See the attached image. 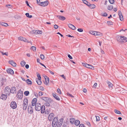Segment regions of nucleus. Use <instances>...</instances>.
<instances>
[{"label": "nucleus", "mask_w": 127, "mask_h": 127, "mask_svg": "<svg viewBox=\"0 0 127 127\" xmlns=\"http://www.w3.org/2000/svg\"><path fill=\"white\" fill-rule=\"evenodd\" d=\"M35 110L37 111H39L41 110V113H43L45 112V108L44 106H41L40 103H37L35 105Z\"/></svg>", "instance_id": "1"}, {"label": "nucleus", "mask_w": 127, "mask_h": 127, "mask_svg": "<svg viewBox=\"0 0 127 127\" xmlns=\"http://www.w3.org/2000/svg\"><path fill=\"white\" fill-rule=\"evenodd\" d=\"M117 41L121 42H126L127 41V38L125 36H118L116 37Z\"/></svg>", "instance_id": "2"}, {"label": "nucleus", "mask_w": 127, "mask_h": 127, "mask_svg": "<svg viewBox=\"0 0 127 127\" xmlns=\"http://www.w3.org/2000/svg\"><path fill=\"white\" fill-rule=\"evenodd\" d=\"M58 118L57 117H55L53 120L52 123V126L53 127H56L57 125Z\"/></svg>", "instance_id": "3"}, {"label": "nucleus", "mask_w": 127, "mask_h": 127, "mask_svg": "<svg viewBox=\"0 0 127 127\" xmlns=\"http://www.w3.org/2000/svg\"><path fill=\"white\" fill-rule=\"evenodd\" d=\"M28 100L27 98H25L23 100V109L24 110H26L28 106Z\"/></svg>", "instance_id": "4"}, {"label": "nucleus", "mask_w": 127, "mask_h": 127, "mask_svg": "<svg viewBox=\"0 0 127 127\" xmlns=\"http://www.w3.org/2000/svg\"><path fill=\"white\" fill-rule=\"evenodd\" d=\"M11 89L8 86L6 87L4 89V93L6 95H9L11 93Z\"/></svg>", "instance_id": "5"}, {"label": "nucleus", "mask_w": 127, "mask_h": 127, "mask_svg": "<svg viewBox=\"0 0 127 127\" xmlns=\"http://www.w3.org/2000/svg\"><path fill=\"white\" fill-rule=\"evenodd\" d=\"M23 92L20 90L18 92L16 96L19 99H21L23 97Z\"/></svg>", "instance_id": "6"}, {"label": "nucleus", "mask_w": 127, "mask_h": 127, "mask_svg": "<svg viewBox=\"0 0 127 127\" xmlns=\"http://www.w3.org/2000/svg\"><path fill=\"white\" fill-rule=\"evenodd\" d=\"M33 107L31 105H29L28 108V112L30 114H32L33 112Z\"/></svg>", "instance_id": "7"}, {"label": "nucleus", "mask_w": 127, "mask_h": 127, "mask_svg": "<svg viewBox=\"0 0 127 127\" xmlns=\"http://www.w3.org/2000/svg\"><path fill=\"white\" fill-rule=\"evenodd\" d=\"M82 64L84 66L87 68H90L92 69H94V67L91 65L84 63H83Z\"/></svg>", "instance_id": "8"}, {"label": "nucleus", "mask_w": 127, "mask_h": 127, "mask_svg": "<svg viewBox=\"0 0 127 127\" xmlns=\"http://www.w3.org/2000/svg\"><path fill=\"white\" fill-rule=\"evenodd\" d=\"M11 107L13 109H15L17 107V104L15 101H12L10 104Z\"/></svg>", "instance_id": "9"}, {"label": "nucleus", "mask_w": 127, "mask_h": 127, "mask_svg": "<svg viewBox=\"0 0 127 127\" xmlns=\"http://www.w3.org/2000/svg\"><path fill=\"white\" fill-rule=\"evenodd\" d=\"M48 1H45L44 2H40L39 4H38L43 6H45L48 4Z\"/></svg>", "instance_id": "10"}, {"label": "nucleus", "mask_w": 127, "mask_h": 127, "mask_svg": "<svg viewBox=\"0 0 127 127\" xmlns=\"http://www.w3.org/2000/svg\"><path fill=\"white\" fill-rule=\"evenodd\" d=\"M54 114L52 113H50L48 117V119L50 121H52L54 116Z\"/></svg>", "instance_id": "11"}, {"label": "nucleus", "mask_w": 127, "mask_h": 127, "mask_svg": "<svg viewBox=\"0 0 127 127\" xmlns=\"http://www.w3.org/2000/svg\"><path fill=\"white\" fill-rule=\"evenodd\" d=\"M63 121V118H61L60 120H59L58 124H57V127H61L62 125Z\"/></svg>", "instance_id": "12"}, {"label": "nucleus", "mask_w": 127, "mask_h": 127, "mask_svg": "<svg viewBox=\"0 0 127 127\" xmlns=\"http://www.w3.org/2000/svg\"><path fill=\"white\" fill-rule=\"evenodd\" d=\"M7 95L6 94H2L1 95L0 98L1 99L3 100H5L7 98Z\"/></svg>", "instance_id": "13"}, {"label": "nucleus", "mask_w": 127, "mask_h": 127, "mask_svg": "<svg viewBox=\"0 0 127 127\" xmlns=\"http://www.w3.org/2000/svg\"><path fill=\"white\" fill-rule=\"evenodd\" d=\"M37 99L36 98H34L32 100V105L34 106L36 105Z\"/></svg>", "instance_id": "14"}, {"label": "nucleus", "mask_w": 127, "mask_h": 127, "mask_svg": "<svg viewBox=\"0 0 127 127\" xmlns=\"http://www.w3.org/2000/svg\"><path fill=\"white\" fill-rule=\"evenodd\" d=\"M18 39L19 40L23 41L26 42H28V41L26 39L22 36L19 37L18 38Z\"/></svg>", "instance_id": "15"}, {"label": "nucleus", "mask_w": 127, "mask_h": 127, "mask_svg": "<svg viewBox=\"0 0 127 127\" xmlns=\"http://www.w3.org/2000/svg\"><path fill=\"white\" fill-rule=\"evenodd\" d=\"M6 71L8 73L12 75L14 74V72L13 70L10 68L7 69L6 70Z\"/></svg>", "instance_id": "16"}, {"label": "nucleus", "mask_w": 127, "mask_h": 127, "mask_svg": "<svg viewBox=\"0 0 127 127\" xmlns=\"http://www.w3.org/2000/svg\"><path fill=\"white\" fill-rule=\"evenodd\" d=\"M45 82H44V83L46 85H47L49 82V79L47 76H46L45 77Z\"/></svg>", "instance_id": "17"}, {"label": "nucleus", "mask_w": 127, "mask_h": 127, "mask_svg": "<svg viewBox=\"0 0 127 127\" xmlns=\"http://www.w3.org/2000/svg\"><path fill=\"white\" fill-rule=\"evenodd\" d=\"M57 17L60 20L64 21L65 19V18L64 16L61 15H57Z\"/></svg>", "instance_id": "18"}, {"label": "nucleus", "mask_w": 127, "mask_h": 127, "mask_svg": "<svg viewBox=\"0 0 127 127\" xmlns=\"http://www.w3.org/2000/svg\"><path fill=\"white\" fill-rule=\"evenodd\" d=\"M9 63L11 64L12 66L14 67L16 66V64L12 60L10 61H9Z\"/></svg>", "instance_id": "19"}, {"label": "nucleus", "mask_w": 127, "mask_h": 127, "mask_svg": "<svg viewBox=\"0 0 127 127\" xmlns=\"http://www.w3.org/2000/svg\"><path fill=\"white\" fill-rule=\"evenodd\" d=\"M11 93H12L13 94L15 93H16V88L14 87H12L11 89Z\"/></svg>", "instance_id": "20"}, {"label": "nucleus", "mask_w": 127, "mask_h": 127, "mask_svg": "<svg viewBox=\"0 0 127 127\" xmlns=\"http://www.w3.org/2000/svg\"><path fill=\"white\" fill-rule=\"evenodd\" d=\"M68 26L69 28L73 30H75L76 29L74 25L71 24H68Z\"/></svg>", "instance_id": "21"}, {"label": "nucleus", "mask_w": 127, "mask_h": 127, "mask_svg": "<svg viewBox=\"0 0 127 127\" xmlns=\"http://www.w3.org/2000/svg\"><path fill=\"white\" fill-rule=\"evenodd\" d=\"M53 97L57 100H60V98H59L57 94H53Z\"/></svg>", "instance_id": "22"}, {"label": "nucleus", "mask_w": 127, "mask_h": 127, "mask_svg": "<svg viewBox=\"0 0 127 127\" xmlns=\"http://www.w3.org/2000/svg\"><path fill=\"white\" fill-rule=\"evenodd\" d=\"M107 83L109 88L112 89V87L113 85L111 82L108 81H107Z\"/></svg>", "instance_id": "23"}, {"label": "nucleus", "mask_w": 127, "mask_h": 127, "mask_svg": "<svg viewBox=\"0 0 127 127\" xmlns=\"http://www.w3.org/2000/svg\"><path fill=\"white\" fill-rule=\"evenodd\" d=\"M36 81L37 84L39 85H40L41 84V79H38L37 78L36 79Z\"/></svg>", "instance_id": "24"}, {"label": "nucleus", "mask_w": 127, "mask_h": 127, "mask_svg": "<svg viewBox=\"0 0 127 127\" xmlns=\"http://www.w3.org/2000/svg\"><path fill=\"white\" fill-rule=\"evenodd\" d=\"M49 98L46 97H41V99H42L45 101L46 102H48Z\"/></svg>", "instance_id": "25"}, {"label": "nucleus", "mask_w": 127, "mask_h": 127, "mask_svg": "<svg viewBox=\"0 0 127 127\" xmlns=\"http://www.w3.org/2000/svg\"><path fill=\"white\" fill-rule=\"evenodd\" d=\"M35 31V32L34 33L35 34H40L42 33V32L41 31H39L38 30H36Z\"/></svg>", "instance_id": "26"}, {"label": "nucleus", "mask_w": 127, "mask_h": 127, "mask_svg": "<svg viewBox=\"0 0 127 127\" xmlns=\"http://www.w3.org/2000/svg\"><path fill=\"white\" fill-rule=\"evenodd\" d=\"M51 111L50 108L47 109L45 111V113L47 114H48L49 113H51Z\"/></svg>", "instance_id": "27"}, {"label": "nucleus", "mask_w": 127, "mask_h": 127, "mask_svg": "<svg viewBox=\"0 0 127 127\" xmlns=\"http://www.w3.org/2000/svg\"><path fill=\"white\" fill-rule=\"evenodd\" d=\"M80 124V122L78 120H77L75 121L74 122V124L75 125L77 126H78Z\"/></svg>", "instance_id": "28"}, {"label": "nucleus", "mask_w": 127, "mask_h": 127, "mask_svg": "<svg viewBox=\"0 0 127 127\" xmlns=\"http://www.w3.org/2000/svg\"><path fill=\"white\" fill-rule=\"evenodd\" d=\"M26 82L29 85H31L32 84V82L29 79H28L26 80Z\"/></svg>", "instance_id": "29"}, {"label": "nucleus", "mask_w": 127, "mask_h": 127, "mask_svg": "<svg viewBox=\"0 0 127 127\" xmlns=\"http://www.w3.org/2000/svg\"><path fill=\"white\" fill-rule=\"evenodd\" d=\"M0 24L3 26L6 27L8 25L7 23L4 22H0Z\"/></svg>", "instance_id": "30"}, {"label": "nucleus", "mask_w": 127, "mask_h": 127, "mask_svg": "<svg viewBox=\"0 0 127 127\" xmlns=\"http://www.w3.org/2000/svg\"><path fill=\"white\" fill-rule=\"evenodd\" d=\"M89 6L90 7V8H94L95 7V5L93 4H90V5Z\"/></svg>", "instance_id": "31"}, {"label": "nucleus", "mask_w": 127, "mask_h": 127, "mask_svg": "<svg viewBox=\"0 0 127 127\" xmlns=\"http://www.w3.org/2000/svg\"><path fill=\"white\" fill-rule=\"evenodd\" d=\"M48 102H47L48 103H49L50 104L52 103H53V100L49 98V100H48Z\"/></svg>", "instance_id": "32"}, {"label": "nucleus", "mask_w": 127, "mask_h": 127, "mask_svg": "<svg viewBox=\"0 0 127 127\" xmlns=\"http://www.w3.org/2000/svg\"><path fill=\"white\" fill-rule=\"evenodd\" d=\"M113 7L112 5H110L108 6L107 8L108 10H111L113 9Z\"/></svg>", "instance_id": "33"}, {"label": "nucleus", "mask_w": 127, "mask_h": 127, "mask_svg": "<svg viewBox=\"0 0 127 127\" xmlns=\"http://www.w3.org/2000/svg\"><path fill=\"white\" fill-rule=\"evenodd\" d=\"M25 15L27 17H28L29 18H31L32 17V15H29V13H26Z\"/></svg>", "instance_id": "34"}, {"label": "nucleus", "mask_w": 127, "mask_h": 127, "mask_svg": "<svg viewBox=\"0 0 127 127\" xmlns=\"http://www.w3.org/2000/svg\"><path fill=\"white\" fill-rule=\"evenodd\" d=\"M75 119L74 118H72L70 119V122L72 124H73L75 121Z\"/></svg>", "instance_id": "35"}, {"label": "nucleus", "mask_w": 127, "mask_h": 127, "mask_svg": "<svg viewBox=\"0 0 127 127\" xmlns=\"http://www.w3.org/2000/svg\"><path fill=\"white\" fill-rule=\"evenodd\" d=\"M115 112L117 114H121V113L119 110H117L116 109H115L114 110Z\"/></svg>", "instance_id": "36"}, {"label": "nucleus", "mask_w": 127, "mask_h": 127, "mask_svg": "<svg viewBox=\"0 0 127 127\" xmlns=\"http://www.w3.org/2000/svg\"><path fill=\"white\" fill-rule=\"evenodd\" d=\"M25 63V61H23L21 63V64L22 66H24Z\"/></svg>", "instance_id": "37"}, {"label": "nucleus", "mask_w": 127, "mask_h": 127, "mask_svg": "<svg viewBox=\"0 0 127 127\" xmlns=\"http://www.w3.org/2000/svg\"><path fill=\"white\" fill-rule=\"evenodd\" d=\"M0 52L3 55H5L7 56L8 55L7 52L4 53L3 51H0Z\"/></svg>", "instance_id": "38"}, {"label": "nucleus", "mask_w": 127, "mask_h": 127, "mask_svg": "<svg viewBox=\"0 0 127 127\" xmlns=\"http://www.w3.org/2000/svg\"><path fill=\"white\" fill-rule=\"evenodd\" d=\"M24 94L26 96H27L29 94V92L28 91H26L24 92Z\"/></svg>", "instance_id": "39"}, {"label": "nucleus", "mask_w": 127, "mask_h": 127, "mask_svg": "<svg viewBox=\"0 0 127 127\" xmlns=\"http://www.w3.org/2000/svg\"><path fill=\"white\" fill-rule=\"evenodd\" d=\"M57 92L58 93L60 94H61V90L59 88H58L57 89Z\"/></svg>", "instance_id": "40"}, {"label": "nucleus", "mask_w": 127, "mask_h": 127, "mask_svg": "<svg viewBox=\"0 0 127 127\" xmlns=\"http://www.w3.org/2000/svg\"><path fill=\"white\" fill-rule=\"evenodd\" d=\"M40 57L42 60H43L44 59L45 56L43 54H41L40 55Z\"/></svg>", "instance_id": "41"}, {"label": "nucleus", "mask_w": 127, "mask_h": 127, "mask_svg": "<svg viewBox=\"0 0 127 127\" xmlns=\"http://www.w3.org/2000/svg\"><path fill=\"white\" fill-rule=\"evenodd\" d=\"M43 94V93L41 92H39L38 93V95L39 96H41Z\"/></svg>", "instance_id": "42"}, {"label": "nucleus", "mask_w": 127, "mask_h": 127, "mask_svg": "<svg viewBox=\"0 0 127 127\" xmlns=\"http://www.w3.org/2000/svg\"><path fill=\"white\" fill-rule=\"evenodd\" d=\"M96 118V121H99V117L98 116H95Z\"/></svg>", "instance_id": "43"}, {"label": "nucleus", "mask_w": 127, "mask_h": 127, "mask_svg": "<svg viewBox=\"0 0 127 127\" xmlns=\"http://www.w3.org/2000/svg\"><path fill=\"white\" fill-rule=\"evenodd\" d=\"M45 106H50V104L47 102H46L45 104Z\"/></svg>", "instance_id": "44"}, {"label": "nucleus", "mask_w": 127, "mask_h": 127, "mask_svg": "<svg viewBox=\"0 0 127 127\" xmlns=\"http://www.w3.org/2000/svg\"><path fill=\"white\" fill-rule=\"evenodd\" d=\"M109 1L110 3L111 4H113L114 2V0H109Z\"/></svg>", "instance_id": "45"}, {"label": "nucleus", "mask_w": 127, "mask_h": 127, "mask_svg": "<svg viewBox=\"0 0 127 127\" xmlns=\"http://www.w3.org/2000/svg\"><path fill=\"white\" fill-rule=\"evenodd\" d=\"M31 49L33 50L34 51V50H36V48L35 46H32L31 47Z\"/></svg>", "instance_id": "46"}, {"label": "nucleus", "mask_w": 127, "mask_h": 127, "mask_svg": "<svg viewBox=\"0 0 127 127\" xmlns=\"http://www.w3.org/2000/svg\"><path fill=\"white\" fill-rule=\"evenodd\" d=\"M107 23L109 25H112L113 24V22L111 21H108Z\"/></svg>", "instance_id": "47"}, {"label": "nucleus", "mask_w": 127, "mask_h": 127, "mask_svg": "<svg viewBox=\"0 0 127 127\" xmlns=\"http://www.w3.org/2000/svg\"><path fill=\"white\" fill-rule=\"evenodd\" d=\"M102 16H106L107 15V14L106 13H102Z\"/></svg>", "instance_id": "48"}, {"label": "nucleus", "mask_w": 127, "mask_h": 127, "mask_svg": "<svg viewBox=\"0 0 127 127\" xmlns=\"http://www.w3.org/2000/svg\"><path fill=\"white\" fill-rule=\"evenodd\" d=\"M37 76L38 77V79H41V77L40 74H38L37 75Z\"/></svg>", "instance_id": "49"}, {"label": "nucleus", "mask_w": 127, "mask_h": 127, "mask_svg": "<svg viewBox=\"0 0 127 127\" xmlns=\"http://www.w3.org/2000/svg\"><path fill=\"white\" fill-rule=\"evenodd\" d=\"M119 17H120V20L121 21H122L123 20V19H124L123 18V15H122L121 16H119Z\"/></svg>", "instance_id": "50"}, {"label": "nucleus", "mask_w": 127, "mask_h": 127, "mask_svg": "<svg viewBox=\"0 0 127 127\" xmlns=\"http://www.w3.org/2000/svg\"><path fill=\"white\" fill-rule=\"evenodd\" d=\"M77 31L78 32H82L83 31V30L81 28L78 29L77 30Z\"/></svg>", "instance_id": "51"}, {"label": "nucleus", "mask_w": 127, "mask_h": 127, "mask_svg": "<svg viewBox=\"0 0 127 127\" xmlns=\"http://www.w3.org/2000/svg\"><path fill=\"white\" fill-rule=\"evenodd\" d=\"M94 32H95V31H90V33L92 35H94Z\"/></svg>", "instance_id": "52"}, {"label": "nucleus", "mask_w": 127, "mask_h": 127, "mask_svg": "<svg viewBox=\"0 0 127 127\" xmlns=\"http://www.w3.org/2000/svg\"><path fill=\"white\" fill-rule=\"evenodd\" d=\"M118 15L119 16H121L123 15H122V12L120 11H119V13H118Z\"/></svg>", "instance_id": "53"}, {"label": "nucleus", "mask_w": 127, "mask_h": 127, "mask_svg": "<svg viewBox=\"0 0 127 127\" xmlns=\"http://www.w3.org/2000/svg\"><path fill=\"white\" fill-rule=\"evenodd\" d=\"M79 127H85V126L82 124H80L79 126Z\"/></svg>", "instance_id": "54"}, {"label": "nucleus", "mask_w": 127, "mask_h": 127, "mask_svg": "<svg viewBox=\"0 0 127 127\" xmlns=\"http://www.w3.org/2000/svg\"><path fill=\"white\" fill-rule=\"evenodd\" d=\"M54 27L55 29H57L58 28V26L57 25H55L54 26Z\"/></svg>", "instance_id": "55"}, {"label": "nucleus", "mask_w": 127, "mask_h": 127, "mask_svg": "<svg viewBox=\"0 0 127 127\" xmlns=\"http://www.w3.org/2000/svg\"><path fill=\"white\" fill-rule=\"evenodd\" d=\"M97 85V84L96 83H95L93 86V87L95 88H96Z\"/></svg>", "instance_id": "56"}, {"label": "nucleus", "mask_w": 127, "mask_h": 127, "mask_svg": "<svg viewBox=\"0 0 127 127\" xmlns=\"http://www.w3.org/2000/svg\"><path fill=\"white\" fill-rule=\"evenodd\" d=\"M68 57L70 59H72V57L69 54H68Z\"/></svg>", "instance_id": "57"}, {"label": "nucleus", "mask_w": 127, "mask_h": 127, "mask_svg": "<svg viewBox=\"0 0 127 127\" xmlns=\"http://www.w3.org/2000/svg\"><path fill=\"white\" fill-rule=\"evenodd\" d=\"M83 2L85 4H86V3H87V1L86 0H82Z\"/></svg>", "instance_id": "58"}, {"label": "nucleus", "mask_w": 127, "mask_h": 127, "mask_svg": "<svg viewBox=\"0 0 127 127\" xmlns=\"http://www.w3.org/2000/svg\"><path fill=\"white\" fill-rule=\"evenodd\" d=\"M26 3L27 4V5L28 6H29L30 7H31V6H30V5H29V4L28 3V1H26Z\"/></svg>", "instance_id": "59"}, {"label": "nucleus", "mask_w": 127, "mask_h": 127, "mask_svg": "<svg viewBox=\"0 0 127 127\" xmlns=\"http://www.w3.org/2000/svg\"><path fill=\"white\" fill-rule=\"evenodd\" d=\"M83 91L84 93H86V92L87 91V90L85 88H84L83 89Z\"/></svg>", "instance_id": "60"}, {"label": "nucleus", "mask_w": 127, "mask_h": 127, "mask_svg": "<svg viewBox=\"0 0 127 127\" xmlns=\"http://www.w3.org/2000/svg\"><path fill=\"white\" fill-rule=\"evenodd\" d=\"M25 67L26 68L28 69L29 67V66L28 64H27L25 65Z\"/></svg>", "instance_id": "61"}, {"label": "nucleus", "mask_w": 127, "mask_h": 127, "mask_svg": "<svg viewBox=\"0 0 127 127\" xmlns=\"http://www.w3.org/2000/svg\"><path fill=\"white\" fill-rule=\"evenodd\" d=\"M39 64L41 65H42L43 66H44L45 68H46V66L44 65V64H43L42 63H39Z\"/></svg>", "instance_id": "62"}, {"label": "nucleus", "mask_w": 127, "mask_h": 127, "mask_svg": "<svg viewBox=\"0 0 127 127\" xmlns=\"http://www.w3.org/2000/svg\"><path fill=\"white\" fill-rule=\"evenodd\" d=\"M61 76L64 79H65V77L64 76V75H61Z\"/></svg>", "instance_id": "63"}, {"label": "nucleus", "mask_w": 127, "mask_h": 127, "mask_svg": "<svg viewBox=\"0 0 127 127\" xmlns=\"http://www.w3.org/2000/svg\"><path fill=\"white\" fill-rule=\"evenodd\" d=\"M97 35V32L95 31V32H94V35Z\"/></svg>", "instance_id": "64"}]
</instances>
